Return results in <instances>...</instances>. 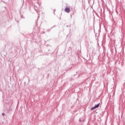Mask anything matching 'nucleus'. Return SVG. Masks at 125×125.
Masks as SVG:
<instances>
[{
  "mask_svg": "<svg viewBox=\"0 0 125 125\" xmlns=\"http://www.w3.org/2000/svg\"><path fill=\"white\" fill-rule=\"evenodd\" d=\"M2 116H4V113L2 114Z\"/></svg>",
  "mask_w": 125,
  "mask_h": 125,
  "instance_id": "3",
  "label": "nucleus"
},
{
  "mask_svg": "<svg viewBox=\"0 0 125 125\" xmlns=\"http://www.w3.org/2000/svg\"><path fill=\"white\" fill-rule=\"evenodd\" d=\"M100 105V104H97L96 106L92 107L91 108V110H93L95 109H96V108H98L99 107V105Z\"/></svg>",
  "mask_w": 125,
  "mask_h": 125,
  "instance_id": "1",
  "label": "nucleus"
},
{
  "mask_svg": "<svg viewBox=\"0 0 125 125\" xmlns=\"http://www.w3.org/2000/svg\"><path fill=\"white\" fill-rule=\"evenodd\" d=\"M70 9L69 7H66L64 9V11H65V12H67V13H69V12H70Z\"/></svg>",
  "mask_w": 125,
  "mask_h": 125,
  "instance_id": "2",
  "label": "nucleus"
}]
</instances>
